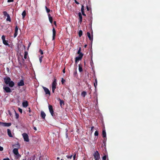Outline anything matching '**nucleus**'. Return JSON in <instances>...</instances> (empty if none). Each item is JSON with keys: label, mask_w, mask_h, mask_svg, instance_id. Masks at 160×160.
<instances>
[{"label": "nucleus", "mask_w": 160, "mask_h": 160, "mask_svg": "<svg viewBox=\"0 0 160 160\" xmlns=\"http://www.w3.org/2000/svg\"><path fill=\"white\" fill-rule=\"evenodd\" d=\"M5 83L7 84L10 87H12L14 85V82L11 80V78L8 77H7L4 78Z\"/></svg>", "instance_id": "1"}, {"label": "nucleus", "mask_w": 160, "mask_h": 160, "mask_svg": "<svg viewBox=\"0 0 160 160\" xmlns=\"http://www.w3.org/2000/svg\"><path fill=\"white\" fill-rule=\"evenodd\" d=\"M57 79L55 78H54V80L53 81L52 85V92L53 93H54L55 92V89L56 88V85H57V82H56Z\"/></svg>", "instance_id": "2"}, {"label": "nucleus", "mask_w": 160, "mask_h": 160, "mask_svg": "<svg viewBox=\"0 0 160 160\" xmlns=\"http://www.w3.org/2000/svg\"><path fill=\"white\" fill-rule=\"evenodd\" d=\"M93 156L95 160H99L100 158V154L98 151H96L93 154Z\"/></svg>", "instance_id": "3"}, {"label": "nucleus", "mask_w": 160, "mask_h": 160, "mask_svg": "<svg viewBox=\"0 0 160 160\" xmlns=\"http://www.w3.org/2000/svg\"><path fill=\"white\" fill-rule=\"evenodd\" d=\"M22 136L24 138V141L28 142L29 141L28 136L27 133H24L22 134Z\"/></svg>", "instance_id": "4"}, {"label": "nucleus", "mask_w": 160, "mask_h": 160, "mask_svg": "<svg viewBox=\"0 0 160 160\" xmlns=\"http://www.w3.org/2000/svg\"><path fill=\"white\" fill-rule=\"evenodd\" d=\"M48 108L49 111L51 115L52 116H54V111L53 110L52 106L51 105H49Z\"/></svg>", "instance_id": "5"}, {"label": "nucleus", "mask_w": 160, "mask_h": 160, "mask_svg": "<svg viewBox=\"0 0 160 160\" xmlns=\"http://www.w3.org/2000/svg\"><path fill=\"white\" fill-rule=\"evenodd\" d=\"M3 89L7 93H10L12 92L11 89L8 87H3Z\"/></svg>", "instance_id": "6"}, {"label": "nucleus", "mask_w": 160, "mask_h": 160, "mask_svg": "<svg viewBox=\"0 0 160 160\" xmlns=\"http://www.w3.org/2000/svg\"><path fill=\"white\" fill-rule=\"evenodd\" d=\"M42 88L45 92V94L50 96L51 94L50 92L48 89L44 87H43Z\"/></svg>", "instance_id": "7"}, {"label": "nucleus", "mask_w": 160, "mask_h": 160, "mask_svg": "<svg viewBox=\"0 0 160 160\" xmlns=\"http://www.w3.org/2000/svg\"><path fill=\"white\" fill-rule=\"evenodd\" d=\"M81 48L80 47H79L77 52V54H79V56L78 57H79L80 58H82L83 56V54L81 52Z\"/></svg>", "instance_id": "8"}, {"label": "nucleus", "mask_w": 160, "mask_h": 160, "mask_svg": "<svg viewBox=\"0 0 160 160\" xmlns=\"http://www.w3.org/2000/svg\"><path fill=\"white\" fill-rule=\"evenodd\" d=\"M11 123L9 122V123H7V122H3L1 123V125L2 126H4V127H9L11 126Z\"/></svg>", "instance_id": "9"}, {"label": "nucleus", "mask_w": 160, "mask_h": 160, "mask_svg": "<svg viewBox=\"0 0 160 160\" xmlns=\"http://www.w3.org/2000/svg\"><path fill=\"white\" fill-rule=\"evenodd\" d=\"M87 34L89 40L92 42L93 41V35H91L90 33L89 32H87Z\"/></svg>", "instance_id": "10"}, {"label": "nucleus", "mask_w": 160, "mask_h": 160, "mask_svg": "<svg viewBox=\"0 0 160 160\" xmlns=\"http://www.w3.org/2000/svg\"><path fill=\"white\" fill-rule=\"evenodd\" d=\"M24 85V83L23 80H21L18 83V86H23Z\"/></svg>", "instance_id": "11"}, {"label": "nucleus", "mask_w": 160, "mask_h": 160, "mask_svg": "<svg viewBox=\"0 0 160 160\" xmlns=\"http://www.w3.org/2000/svg\"><path fill=\"white\" fill-rule=\"evenodd\" d=\"M13 153L16 155H19V154L18 153V148H15L13 150Z\"/></svg>", "instance_id": "12"}, {"label": "nucleus", "mask_w": 160, "mask_h": 160, "mask_svg": "<svg viewBox=\"0 0 160 160\" xmlns=\"http://www.w3.org/2000/svg\"><path fill=\"white\" fill-rule=\"evenodd\" d=\"M18 28L17 26H16L15 28V32L14 34V38H15L17 35L18 33Z\"/></svg>", "instance_id": "13"}, {"label": "nucleus", "mask_w": 160, "mask_h": 160, "mask_svg": "<svg viewBox=\"0 0 160 160\" xmlns=\"http://www.w3.org/2000/svg\"><path fill=\"white\" fill-rule=\"evenodd\" d=\"M78 14V16L79 17V22L81 23V22L82 21V14L80 12H79Z\"/></svg>", "instance_id": "14"}, {"label": "nucleus", "mask_w": 160, "mask_h": 160, "mask_svg": "<svg viewBox=\"0 0 160 160\" xmlns=\"http://www.w3.org/2000/svg\"><path fill=\"white\" fill-rule=\"evenodd\" d=\"M56 31L54 27L52 29V40H54L55 39V37L56 36Z\"/></svg>", "instance_id": "15"}, {"label": "nucleus", "mask_w": 160, "mask_h": 160, "mask_svg": "<svg viewBox=\"0 0 160 160\" xmlns=\"http://www.w3.org/2000/svg\"><path fill=\"white\" fill-rule=\"evenodd\" d=\"M22 106L24 107H27L28 105V103L27 101H25L24 102H23L22 103Z\"/></svg>", "instance_id": "16"}, {"label": "nucleus", "mask_w": 160, "mask_h": 160, "mask_svg": "<svg viewBox=\"0 0 160 160\" xmlns=\"http://www.w3.org/2000/svg\"><path fill=\"white\" fill-rule=\"evenodd\" d=\"M7 132H8V136L9 137H13V136L11 134V131L9 129H7Z\"/></svg>", "instance_id": "17"}, {"label": "nucleus", "mask_w": 160, "mask_h": 160, "mask_svg": "<svg viewBox=\"0 0 160 160\" xmlns=\"http://www.w3.org/2000/svg\"><path fill=\"white\" fill-rule=\"evenodd\" d=\"M41 117L43 119L45 118L46 115L45 113L43 111H41Z\"/></svg>", "instance_id": "18"}, {"label": "nucleus", "mask_w": 160, "mask_h": 160, "mask_svg": "<svg viewBox=\"0 0 160 160\" xmlns=\"http://www.w3.org/2000/svg\"><path fill=\"white\" fill-rule=\"evenodd\" d=\"M102 135L103 138H106V134L105 129H103L102 130Z\"/></svg>", "instance_id": "19"}, {"label": "nucleus", "mask_w": 160, "mask_h": 160, "mask_svg": "<svg viewBox=\"0 0 160 160\" xmlns=\"http://www.w3.org/2000/svg\"><path fill=\"white\" fill-rule=\"evenodd\" d=\"M78 69L79 72H81L82 71V65L81 64H79Z\"/></svg>", "instance_id": "20"}, {"label": "nucleus", "mask_w": 160, "mask_h": 160, "mask_svg": "<svg viewBox=\"0 0 160 160\" xmlns=\"http://www.w3.org/2000/svg\"><path fill=\"white\" fill-rule=\"evenodd\" d=\"M82 59V58L78 56L76 57L75 58V63H77L78 61H79L80 60H81Z\"/></svg>", "instance_id": "21"}, {"label": "nucleus", "mask_w": 160, "mask_h": 160, "mask_svg": "<svg viewBox=\"0 0 160 160\" xmlns=\"http://www.w3.org/2000/svg\"><path fill=\"white\" fill-rule=\"evenodd\" d=\"M48 16L49 18V21L51 23H52V17L50 16V15L49 14H48Z\"/></svg>", "instance_id": "22"}, {"label": "nucleus", "mask_w": 160, "mask_h": 160, "mask_svg": "<svg viewBox=\"0 0 160 160\" xmlns=\"http://www.w3.org/2000/svg\"><path fill=\"white\" fill-rule=\"evenodd\" d=\"M60 104L61 107L64 105V103L63 100L60 99Z\"/></svg>", "instance_id": "23"}, {"label": "nucleus", "mask_w": 160, "mask_h": 160, "mask_svg": "<svg viewBox=\"0 0 160 160\" xmlns=\"http://www.w3.org/2000/svg\"><path fill=\"white\" fill-rule=\"evenodd\" d=\"M87 92L86 91H83L82 92L81 95L82 96L84 97L87 95Z\"/></svg>", "instance_id": "24"}, {"label": "nucleus", "mask_w": 160, "mask_h": 160, "mask_svg": "<svg viewBox=\"0 0 160 160\" xmlns=\"http://www.w3.org/2000/svg\"><path fill=\"white\" fill-rule=\"evenodd\" d=\"M22 18H24L26 15V12L24 10L22 12Z\"/></svg>", "instance_id": "25"}, {"label": "nucleus", "mask_w": 160, "mask_h": 160, "mask_svg": "<svg viewBox=\"0 0 160 160\" xmlns=\"http://www.w3.org/2000/svg\"><path fill=\"white\" fill-rule=\"evenodd\" d=\"M3 43L5 45H9V44H8V41H6V40H4L3 41Z\"/></svg>", "instance_id": "26"}, {"label": "nucleus", "mask_w": 160, "mask_h": 160, "mask_svg": "<svg viewBox=\"0 0 160 160\" xmlns=\"http://www.w3.org/2000/svg\"><path fill=\"white\" fill-rule=\"evenodd\" d=\"M82 31L81 30H80L78 32L79 36L80 37L82 36Z\"/></svg>", "instance_id": "27"}, {"label": "nucleus", "mask_w": 160, "mask_h": 160, "mask_svg": "<svg viewBox=\"0 0 160 160\" xmlns=\"http://www.w3.org/2000/svg\"><path fill=\"white\" fill-rule=\"evenodd\" d=\"M28 53L27 52L25 51L24 52V58L25 59H26L27 58V56L28 55Z\"/></svg>", "instance_id": "28"}, {"label": "nucleus", "mask_w": 160, "mask_h": 160, "mask_svg": "<svg viewBox=\"0 0 160 160\" xmlns=\"http://www.w3.org/2000/svg\"><path fill=\"white\" fill-rule=\"evenodd\" d=\"M6 20L7 21H9V22L11 21V18H10V16H9V15H8L7 17Z\"/></svg>", "instance_id": "29"}, {"label": "nucleus", "mask_w": 160, "mask_h": 160, "mask_svg": "<svg viewBox=\"0 0 160 160\" xmlns=\"http://www.w3.org/2000/svg\"><path fill=\"white\" fill-rule=\"evenodd\" d=\"M3 13L4 15L5 16L7 17L9 15L7 13V12L6 11H4L3 12Z\"/></svg>", "instance_id": "30"}, {"label": "nucleus", "mask_w": 160, "mask_h": 160, "mask_svg": "<svg viewBox=\"0 0 160 160\" xmlns=\"http://www.w3.org/2000/svg\"><path fill=\"white\" fill-rule=\"evenodd\" d=\"M76 155V152H74L72 155L73 158L74 160H75Z\"/></svg>", "instance_id": "31"}, {"label": "nucleus", "mask_w": 160, "mask_h": 160, "mask_svg": "<svg viewBox=\"0 0 160 160\" xmlns=\"http://www.w3.org/2000/svg\"><path fill=\"white\" fill-rule=\"evenodd\" d=\"M72 154L70 156H68V155H67L66 156V157L67 158H68V159H71L72 158Z\"/></svg>", "instance_id": "32"}, {"label": "nucleus", "mask_w": 160, "mask_h": 160, "mask_svg": "<svg viewBox=\"0 0 160 160\" xmlns=\"http://www.w3.org/2000/svg\"><path fill=\"white\" fill-rule=\"evenodd\" d=\"M98 131H96L94 133V135L95 136H98Z\"/></svg>", "instance_id": "33"}, {"label": "nucleus", "mask_w": 160, "mask_h": 160, "mask_svg": "<svg viewBox=\"0 0 160 160\" xmlns=\"http://www.w3.org/2000/svg\"><path fill=\"white\" fill-rule=\"evenodd\" d=\"M14 146L17 147V148H19L20 147V145H19V144L18 143L17 144H15V145H14Z\"/></svg>", "instance_id": "34"}, {"label": "nucleus", "mask_w": 160, "mask_h": 160, "mask_svg": "<svg viewBox=\"0 0 160 160\" xmlns=\"http://www.w3.org/2000/svg\"><path fill=\"white\" fill-rule=\"evenodd\" d=\"M43 57V56H41L39 58V60L40 63H41L42 62V59Z\"/></svg>", "instance_id": "35"}, {"label": "nucleus", "mask_w": 160, "mask_h": 160, "mask_svg": "<svg viewBox=\"0 0 160 160\" xmlns=\"http://www.w3.org/2000/svg\"><path fill=\"white\" fill-rule=\"evenodd\" d=\"M84 7L83 5H82L81 8V12H83V11H84Z\"/></svg>", "instance_id": "36"}, {"label": "nucleus", "mask_w": 160, "mask_h": 160, "mask_svg": "<svg viewBox=\"0 0 160 160\" xmlns=\"http://www.w3.org/2000/svg\"><path fill=\"white\" fill-rule=\"evenodd\" d=\"M65 82V80L63 78H62V80H61V82L62 84H63Z\"/></svg>", "instance_id": "37"}, {"label": "nucleus", "mask_w": 160, "mask_h": 160, "mask_svg": "<svg viewBox=\"0 0 160 160\" xmlns=\"http://www.w3.org/2000/svg\"><path fill=\"white\" fill-rule=\"evenodd\" d=\"M2 41L4 40H5V36L4 35H2Z\"/></svg>", "instance_id": "38"}, {"label": "nucleus", "mask_w": 160, "mask_h": 160, "mask_svg": "<svg viewBox=\"0 0 160 160\" xmlns=\"http://www.w3.org/2000/svg\"><path fill=\"white\" fill-rule=\"evenodd\" d=\"M45 8L47 12L48 13L49 12H50V10L49 8H48L47 7H46Z\"/></svg>", "instance_id": "39"}, {"label": "nucleus", "mask_w": 160, "mask_h": 160, "mask_svg": "<svg viewBox=\"0 0 160 160\" xmlns=\"http://www.w3.org/2000/svg\"><path fill=\"white\" fill-rule=\"evenodd\" d=\"M107 158V156L106 155H104L102 158V159L103 160H106V159Z\"/></svg>", "instance_id": "40"}, {"label": "nucleus", "mask_w": 160, "mask_h": 160, "mask_svg": "<svg viewBox=\"0 0 160 160\" xmlns=\"http://www.w3.org/2000/svg\"><path fill=\"white\" fill-rule=\"evenodd\" d=\"M15 116H16V119H18L19 118V115L18 114V113H16V114H15Z\"/></svg>", "instance_id": "41"}, {"label": "nucleus", "mask_w": 160, "mask_h": 160, "mask_svg": "<svg viewBox=\"0 0 160 160\" xmlns=\"http://www.w3.org/2000/svg\"><path fill=\"white\" fill-rule=\"evenodd\" d=\"M18 111L21 113H22V110L21 108H19Z\"/></svg>", "instance_id": "42"}, {"label": "nucleus", "mask_w": 160, "mask_h": 160, "mask_svg": "<svg viewBox=\"0 0 160 160\" xmlns=\"http://www.w3.org/2000/svg\"><path fill=\"white\" fill-rule=\"evenodd\" d=\"M66 138H67L68 137V133H67L68 130L67 129H66Z\"/></svg>", "instance_id": "43"}, {"label": "nucleus", "mask_w": 160, "mask_h": 160, "mask_svg": "<svg viewBox=\"0 0 160 160\" xmlns=\"http://www.w3.org/2000/svg\"><path fill=\"white\" fill-rule=\"evenodd\" d=\"M39 52L41 54H43V51L42 50H41V49H40L39 50Z\"/></svg>", "instance_id": "44"}, {"label": "nucleus", "mask_w": 160, "mask_h": 160, "mask_svg": "<svg viewBox=\"0 0 160 160\" xmlns=\"http://www.w3.org/2000/svg\"><path fill=\"white\" fill-rule=\"evenodd\" d=\"M3 148L0 146V151H2L3 150Z\"/></svg>", "instance_id": "45"}, {"label": "nucleus", "mask_w": 160, "mask_h": 160, "mask_svg": "<svg viewBox=\"0 0 160 160\" xmlns=\"http://www.w3.org/2000/svg\"><path fill=\"white\" fill-rule=\"evenodd\" d=\"M82 15L83 16H86V15L84 11H83V12H82Z\"/></svg>", "instance_id": "46"}, {"label": "nucleus", "mask_w": 160, "mask_h": 160, "mask_svg": "<svg viewBox=\"0 0 160 160\" xmlns=\"http://www.w3.org/2000/svg\"><path fill=\"white\" fill-rule=\"evenodd\" d=\"M74 2H75L77 4H79V3L78 2H77L76 0H74Z\"/></svg>", "instance_id": "47"}, {"label": "nucleus", "mask_w": 160, "mask_h": 160, "mask_svg": "<svg viewBox=\"0 0 160 160\" xmlns=\"http://www.w3.org/2000/svg\"><path fill=\"white\" fill-rule=\"evenodd\" d=\"M13 0H8V2H13Z\"/></svg>", "instance_id": "48"}, {"label": "nucleus", "mask_w": 160, "mask_h": 160, "mask_svg": "<svg viewBox=\"0 0 160 160\" xmlns=\"http://www.w3.org/2000/svg\"><path fill=\"white\" fill-rule=\"evenodd\" d=\"M106 140H107L106 138H104V139L103 140V141L104 143L105 142H106Z\"/></svg>", "instance_id": "49"}, {"label": "nucleus", "mask_w": 160, "mask_h": 160, "mask_svg": "<svg viewBox=\"0 0 160 160\" xmlns=\"http://www.w3.org/2000/svg\"><path fill=\"white\" fill-rule=\"evenodd\" d=\"M3 160H9V159L8 158H4Z\"/></svg>", "instance_id": "50"}, {"label": "nucleus", "mask_w": 160, "mask_h": 160, "mask_svg": "<svg viewBox=\"0 0 160 160\" xmlns=\"http://www.w3.org/2000/svg\"><path fill=\"white\" fill-rule=\"evenodd\" d=\"M28 111L30 113L31 112V111L30 109V108H28Z\"/></svg>", "instance_id": "51"}, {"label": "nucleus", "mask_w": 160, "mask_h": 160, "mask_svg": "<svg viewBox=\"0 0 160 160\" xmlns=\"http://www.w3.org/2000/svg\"><path fill=\"white\" fill-rule=\"evenodd\" d=\"M74 74V75H76L77 74V72L76 71L75 72Z\"/></svg>", "instance_id": "52"}, {"label": "nucleus", "mask_w": 160, "mask_h": 160, "mask_svg": "<svg viewBox=\"0 0 160 160\" xmlns=\"http://www.w3.org/2000/svg\"><path fill=\"white\" fill-rule=\"evenodd\" d=\"M62 72L63 73H65V68H64L62 70Z\"/></svg>", "instance_id": "53"}, {"label": "nucleus", "mask_w": 160, "mask_h": 160, "mask_svg": "<svg viewBox=\"0 0 160 160\" xmlns=\"http://www.w3.org/2000/svg\"><path fill=\"white\" fill-rule=\"evenodd\" d=\"M33 129L35 130V131H36L37 130V128L36 127H33Z\"/></svg>", "instance_id": "54"}, {"label": "nucleus", "mask_w": 160, "mask_h": 160, "mask_svg": "<svg viewBox=\"0 0 160 160\" xmlns=\"http://www.w3.org/2000/svg\"><path fill=\"white\" fill-rule=\"evenodd\" d=\"M94 87H95V88H96V86L97 85H96V83H94Z\"/></svg>", "instance_id": "55"}, {"label": "nucleus", "mask_w": 160, "mask_h": 160, "mask_svg": "<svg viewBox=\"0 0 160 160\" xmlns=\"http://www.w3.org/2000/svg\"><path fill=\"white\" fill-rule=\"evenodd\" d=\"M87 9L88 11H89V7L88 6H87Z\"/></svg>", "instance_id": "56"}, {"label": "nucleus", "mask_w": 160, "mask_h": 160, "mask_svg": "<svg viewBox=\"0 0 160 160\" xmlns=\"http://www.w3.org/2000/svg\"><path fill=\"white\" fill-rule=\"evenodd\" d=\"M95 83H96V85H97V80L96 79H95Z\"/></svg>", "instance_id": "57"}, {"label": "nucleus", "mask_w": 160, "mask_h": 160, "mask_svg": "<svg viewBox=\"0 0 160 160\" xmlns=\"http://www.w3.org/2000/svg\"><path fill=\"white\" fill-rule=\"evenodd\" d=\"M54 24L55 25H56V21H54Z\"/></svg>", "instance_id": "58"}, {"label": "nucleus", "mask_w": 160, "mask_h": 160, "mask_svg": "<svg viewBox=\"0 0 160 160\" xmlns=\"http://www.w3.org/2000/svg\"><path fill=\"white\" fill-rule=\"evenodd\" d=\"M30 45H31V43H29V44H28V48L30 46Z\"/></svg>", "instance_id": "59"}, {"label": "nucleus", "mask_w": 160, "mask_h": 160, "mask_svg": "<svg viewBox=\"0 0 160 160\" xmlns=\"http://www.w3.org/2000/svg\"><path fill=\"white\" fill-rule=\"evenodd\" d=\"M94 128V127H92V128H91V131H92V130L93 129V128Z\"/></svg>", "instance_id": "60"}, {"label": "nucleus", "mask_w": 160, "mask_h": 160, "mask_svg": "<svg viewBox=\"0 0 160 160\" xmlns=\"http://www.w3.org/2000/svg\"><path fill=\"white\" fill-rule=\"evenodd\" d=\"M32 114H30V113L29 114V115L30 116H32Z\"/></svg>", "instance_id": "61"}, {"label": "nucleus", "mask_w": 160, "mask_h": 160, "mask_svg": "<svg viewBox=\"0 0 160 160\" xmlns=\"http://www.w3.org/2000/svg\"><path fill=\"white\" fill-rule=\"evenodd\" d=\"M57 160L59 159V157H57Z\"/></svg>", "instance_id": "62"}, {"label": "nucleus", "mask_w": 160, "mask_h": 160, "mask_svg": "<svg viewBox=\"0 0 160 160\" xmlns=\"http://www.w3.org/2000/svg\"><path fill=\"white\" fill-rule=\"evenodd\" d=\"M90 23H91V24H92V20H91V21L90 22Z\"/></svg>", "instance_id": "63"}, {"label": "nucleus", "mask_w": 160, "mask_h": 160, "mask_svg": "<svg viewBox=\"0 0 160 160\" xmlns=\"http://www.w3.org/2000/svg\"><path fill=\"white\" fill-rule=\"evenodd\" d=\"M87 45H85V46H84V47H85V48H86V47H87Z\"/></svg>", "instance_id": "64"}]
</instances>
